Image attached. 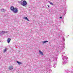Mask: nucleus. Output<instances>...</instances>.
I'll list each match as a JSON object with an SVG mask.
<instances>
[{"label":"nucleus","instance_id":"obj_18","mask_svg":"<svg viewBox=\"0 0 73 73\" xmlns=\"http://www.w3.org/2000/svg\"><path fill=\"white\" fill-rule=\"evenodd\" d=\"M63 48L64 49V48H65V47L64 46H63Z\"/></svg>","mask_w":73,"mask_h":73},{"label":"nucleus","instance_id":"obj_3","mask_svg":"<svg viewBox=\"0 0 73 73\" xmlns=\"http://www.w3.org/2000/svg\"><path fill=\"white\" fill-rule=\"evenodd\" d=\"M68 59V57L66 56H64L62 58L63 62L62 64H65L67 62V60Z\"/></svg>","mask_w":73,"mask_h":73},{"label":"nucleus","instance_id":"obj_11","mask_svg":"<svg viewBox=\"0 0 73 73\" xmlns=\"http://www.w3.org/2000/svg\"><path fill=\"white\" fill-rule=\"evenodd\" d=\"M48 42V41L46 40V41H42V42L43 44H45V43H46V42Z\"/></svg>","mask_w":73,"mask_h":73},{"label":"nucleus","instance_id":"obj_7","mask_svg":"<svg viewBox=\"0 0 73 73\" xmlns=\"http://www.w3.org/2000/svg\"><path fill=\"white\" fill-rule=\"evenodd\" d=\"M13 66H10L9 68V70H12V69H13Z\"/></svg>","mask_w":73,"mask_h":73},{"label":"nucleus","instance_id":"obj_22","mask_svg":"<svg viewBox=\"0 0 73 73\" xmlns=\"http://www.w3.org/2000/svg\"><path fill=\"white\" fill-rule=\"evenodd\" d=\"M62 56H63V55H62Z\"/></svg>","mask_w":73,"mask_h":73},{"label":"nucleus","instance_id":"obj_2","mask_svg":"<svg viewBox=\"0 0 73 73\" xmlns=\"http://www.w3.org/2000/svg\"><path fill=\"white\" fill-rule=\"evenodd\" d=\"M10 9L15 13H16L18 12V9L16 7L14 8L13 6H11L10 7Z\"/></svg>","mask_w":73,"mask_h":73},{"label":"nucleus","instance_id":"obj_4","mask_svg":"<svg viewBox=\"0 0 73 73\" xmlns=\"http://www.w3.org/2000/svg\"><path fill=\"white\" fill-rule=\"evenodd\" d=\"M54 62H55V63H54V68H55L56 66V65L57 64V62L55 60L54 61Z\"/></svg>","mask_w":73,"mask_h":73},{"label":"nucleus","instance_id":"obj_21","mask_svg":"<svg viewBox=\"0 0 73 73\" xmlns=\"http://www.w3.org/2000/svg\"><path fill=\"white\" fill-rule=\"evenodd\" d=\"M47 69H49V68H47Z\"/></svg>","mask_w":73,"mask_h":73},{"label":"nucleus","instance_id":"obj_23","mask_svg":"<svg viewBox=\"0 0 73 73\" xmlns=\"http://www.w3.org/2000/svg\"><path fill=\"white\" fill-rule=\"evenodd\" d=\"M50 73V72H49V73Z\"/></svg>","mask_w":73,"mask_h":73},{"label":"nucleus","instance_id":"obj_16","mask_svg":"<svg viewBox=\"0 0 73 73\" xmlns=\"http://www.w3.org/2000/svg\"><path fill=\"white\" fill-rule=\"evenodd\" d=\"M62 54H65V52H62Z\"/></svg>","mask_w":73,"mask_h":73},{"label":"nucleus","instance_id":"obj_19","mask_svg":"<svg viewBox=\"0 0 73 73\" xmlns=\"http://www.w3.org/2000/svg\"><path fill=\"white\" fill-rule=\"evenodd\" d=\"M48 7H49V5H48Z\"/></svg>","mask_w":73,"mask_h":73},{"label":"nucleus","instance_id":"obj_14","mask_svg":"<svg viewBox=\"0 0 73 73\" xmlns=\"http://www.w3.org/2000/svg\"><path fill=\"white\" fill-rule=\"evenodd\" d=\"M49 3L51 4V5H53V3L51 2H49Z\"/></svg>","mask_w":73,"mask_h":73},{"label":"nucleus","instance_id":"obj_12","mask_svg":"<svg viewBox=\"0 0 73 73\" xmlns=\"http://www.w3.org/2000/svg\"><path fill=\"white\" fill-rule=\"evenodd\" d=\"M7 51V48H5V49L3 50L4 53H5L6 51Z\"/></svg>","mask_w":73,"mask_h":73},{"label":"nucleus","instance_id":"obj_15","mask_svg":"<svg viewBox=\"0 0 73 73\" xmlns=\"http://www.w3.org/2000/svg\"><path fill=\"white\" fill-rule=\"evenodd\" d=\"M62 39H63V41L64 42V41H65V38L64 37L62 38Z\"/></svg>","mask_w":73,"mask_h":73},{"label":"nucleus","instance_id":"obj_1","mask_svg":"<svg viewBox=\"0 0 73 73\" xmlns=\"http://www.w3.org/2000/svg\"><path fill=\"white\" fill-rule=\"evenodd\" d=\"M18 3L20 4L21 5H22V6H23L24 7H27V1H18Z\"/></svg>","mask_w":73,"mask_h":73},{"label":"nucleus","instance_id":"obj_6","mask_svg":"<svg viewBox=\"0 0 73 73\" xmlns=\"http://www.w3.org/2000/svg\"><path fill=\"white\" fill-rule=\"evenodd\" d=\"M11 38H8L7 40V42L8 43H9L10 42V41H11Z\"/></svg>","mask_w":73,"mask_h":73},{"label":"nucleus","instance_id":"obj_8","mask_svg":"<svg viewBox=\"0 0 73 73\" xmlns=\"http://www.w3.org/2000/svg\"><path fill=\"white\" fill-rule=\"evenodd\" d=\"M8 33V31H3L1 32L2 34H4V33Z\"/></svg>","mask_w":73,"mask_h":73},{"label":"nucleus","instance_id":"obj_10","mask_svg":"<svg viewBox=\"0 0 73 73\" xmlns=\"http://www.w3.org/2000/svg\"><path fill=\"white\" fill-rule=\"evenodd\" d=\"M23 19H25V20H27V21H30L28 19V18H27V17H25L23 18Z\"/></svg>","mask_w":73,"mask_h":73},{"label":"nucleus","instance_id":"obj_5","mask_svg":"<svg viewBox=\"0 0 73 73\" xmlns=\"http://www.w3.org/2000/svg\"><path fill=\"white\" fill-rule=\"evenodd\" d=\"M39 52L40 54H41V55H42V56H44V54H43V52H41V51L39 50Z\"/></svg>","mask_w":73,"mask_h":73},{"label":"nucleus","instance_id":"obj_13","mask_svg":"<svg viewBox=\"0 0 73 73\" xmlns=\"http://www.w3.org/2000/svg\"><path fill=\"white\" fill-rule=\"evenodd\" d=\"M1 11H2V12H5V10L4 9H1Z\"/></svg>","mask_w":73,"mask_h":73},{"label":"nucleus","instance_id":"obj_20","mask_svg":"<svg viewBox=\"0 0 73 73\" xmlns=\"http://www.w3.org/2000/svg\"><path fill=\"white\" fill-rule=\"evenodd\" d=\"M48 67H49V68H50V67H49V66H48Z\"/></svg>","mask_w":73,"mask_h":73},{"label":"nucleus","instance_id":"obj_17","mask_svg":"<svg viewBox=\"0 0 73 73\" xmlns=\"http://www.w3.org/2000/svg\"><path fill=\"white\" fill-rule=\"evenodd\" d=\"M60 19H62V17H60Z\"/></svg>","mask_w":73,"mask_h":73},{"label":"nucleus","instance_id":"obj_9","mask_svg":"<svg viewBox=\"0 0 73 73\" xmlns=\"http://www.w3.org/2000/svg\"><path fill=\"white\" fill-rule=\"evenodd\" d=\"M17 63L19 65H20L21 64H22V62H20L18 61H17Z\"/></svg>","mask_w":73,"mask_h":73}]
</instances>
